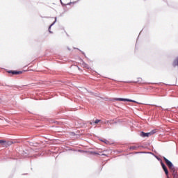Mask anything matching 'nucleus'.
I'll list each match as a JSON object with an SVG mask.
<instances>
[{
	"instance_id": "nucleus-15",
	"label": "nucleus",
	"mask_w": 178,
	"mask_h": 178,
	"mask_svg": "<svg viewBox=\"0 0 178 178\" xmlns=\"http://www.w3.org/2000/svg\"><path fill=\"white\" fill-rule=\"evenodd\" d=\"M51 26H52V24L50 26L49 29H51Z\"/></svg>"
},
{
	"instance_id": "nucleus-7",
	"label": "nucleus",
	"mask_w": 178,
	"mask_h": 178,
	"mask_svg": "<svg viewBox=\"0 0 178 178\" xmlns=\"http://www.w3.org/2000/svg\"><path fill=\"white\" fill-rule=\"evenodd\" d=\"M81 66H82V67H83V69H90V66H88V65H87V64H86L84 63H83L81 64Z\"/></svg>"
},
{
	"instance_id": "nucleus-13",
	"label": "nucleus",
	"mask_w": 178,
	"mask_h": 178,
	"mask_svg": "<svg viewBox=\"0 0 178 178\" xmlns=\"http://www.w3.org/2000/svg\"><path fill=\"white\" fill-rule=\"evenodd\" d=\"M167 178H169V174L168 175Z\"/></svg>"
},
{
	"instance_id": "nucleus-10",
	"label": "nucleus",
	"mask_w": 178,
	"mask_h": 178,
	"mask_svg": "<svg viewBox=\"0 0 178 178\" xmlns=\"http://www.w3.org/2000/svg\"><path fill=\"white\" fill-rule=\"evenodd\" d=\"M101 122V120H96L95 121V124H97V123H99Z\"/></svg>"
},
{
	"instance_id": "nucleus-5",
	"label": "nucleus",
	"mask_w": 178,
	"mask_h": 178,
	"mask_svg": "<svg viewBox=\"0 0 178 178\" xmlns=\"http://www.w3.org/2000/svg\"><path fill=\"white\" fill-rule=\"evenodd\" d=\"M0 144L3 145V147H9V145H12V142L0 140Z\"/></svg>"
},
{
	"instance_id": "nucleus-14",
	"label": "nucleus",
	"mask_w": 178,
	"mask_h": 178,
	"mask_svg": "<svg viewBox=\"0 0 178 178\" xmlns=\"http://www.w3.org/2000/svg\"><path fill=\"white\" fill-rule=\"evenodd\" d=\"M51 26H52V24L50 26L49 29H51Z\"/></svg>"
},
{
	"instance_id": "nucleus-6",
	"label": "nucleus",
	"mask_w": 178,
	"mask_h": 178,
	"mask_svg": "<svg viewBox=\"0 0 178 178\" xmlns=\"http://www.w3.org/2000/svg\"><path fill=\"white\" fill-rule=\"evenodd\" d=\"M8 73H11V74H22V73H23V72L22 71H8Z\"/></svg>"
},
{
	"instance_id": "nucleus-4",
	"label": "nucleus",
	"mask_w": 178,
	"mask_h": 178,
	"mask_svg": "<svg viewBox=\"0 0 178 178\" xmlns=\"http://www.w3.org/2000/svg\"><path fill=\"white\" fill-rule=\"evenodd\" d=\"M115 101H123L124 102H134L135 104L137 102L134 100L129 99H124V98H116L115 99Z\"/></svg>"
},
{
	"instance_id": "nucleus-9",
	"label": "nucleus",
	"mask_w": 178,
	"mask_h": 178,
	"mask_svg": "<svg viewBox=\"0 0 178 178\" xmlns=\"http://www.w3.org/2000/svg\"><path fill=\"white\" fill-rule=\"evenodd\" d=\"M161 164L162 168H163V170L167 168H166V165H165V164H164L163 162H161Z\"/></svg>"
},
{
	"instance_id": "nucleus-8",
	"label": "nucleus",
	"mask_w": 178,
	"mask_h": 178,
	"mask_svg": "<svg viewBox=\"0 0 178 178\" xmlns=\"http://www.w3.org/2000/svg\"><path fill=\"white\" fill-rule=\"evenodd\" d=\"M164 172L166 176H168L169 175V171L168 170V168H164Z\"/></svg>"
},
{
	"instance_id": "nucleus-18",
	"label": "nucleus",
	"mask_w": 178,
	"mask_h": 178,
	"mask_svg": "<svg viewBox=\"0 0 178 178\" xmlns=\"http://www.w3.org/2000/svg\"><path fill=\"white\" fill-rule=\"evenodd\" d=\"M105 143H106V144H107L108 141H106Z\"/></svg>"
},
{
	"instance_id": "nucleus-12",
	"label": "nucleus",
	"mask_w": 178,
	"mask_h": 178,
	"mask_svg": "<svg viewBox=\"0 0 178 178\" xmlns=\"http://www.w3.org/2000/svg\"><path fill=\"white\" fill-rule=\"evenodd\" d=\"M131 149H136V147H131Z\"/></svg>"
},
{
	"instance_id": "nucleus-1",
	"label": "nucleus",
	"mask_w": 178,
	"mask_h": 178,
	"mask_svg": "<svg viewBox=\"0 0 178 178\" xmlns=\"http://www.w3.org/2000/svg\"><path fill=\"white\" fill-rule=\"evenodd\" d=\"M163 159H164L167 166H168L169 169L170 170V172H171L173 177L178 178L177 172H176V169L175 168L173 163H172V162H170V161H169L165 157H163Z\"/></svg>"
},
{
	"instance_id": "nucleus-2",
	"label": "nucleus",
	"mask_w": 178,
	"mask_h": 178,
	"mask_svg": "<svg viewBox=\"0 0 178 178\" xmlns=\"http://www.w3.org/2000/svg\"><path fill=\"white\" fill-rule=\"evenodd\" d=\"M156 133V130H152L150 132L145 133L143 131L141 132V136L142 137H149L150 136H152L153 134H155Z\"/></svg>"
},
{
	"instance_id": "nucleus-3",
	"label": "nucleus",
	"mask_w": 178,
	"mask_h": 178,
	"mask_svg": "<svg viewBox=\"0 0 178 178\" xmlns=\"http://www.w3.org/2000/svg\"><path fill=\"white\" fill-rule=\"evenodd\" d=\"M103 123L104 124H116V123H119V120L118 119L109 120Z\"/></svg>"
},
{
	"instance_id": "nucleus-16",
	"label": "nucleus",
	"mask_w": 178,
	"mask_h": 178,
	"mask_svg": "<svg viewBox=\"0 0 178 178\" xmlns=\"http://www.w3.org/2000/svg\"><path fill=\"white\" fill-rule=\"evenodd\" d=\"M51 26H52V24L50 26L49 29H51Z\"/></svg>"
},
{
	"instance_id": "nucleus-11",
	"label": "nucleus",
	"mask_w": 178,
	"mask_h": 178,
	"mask_svg": "<svg viewBox=\"0 0 178 178\" xmlns=\"http://www.w3.org/2000/svg\"><path fill=\"white\" fill-rule=\"evenodd\" d=\"M96 154H97L98 153H95ZM97 155H106L105 153H103V154H98Z\"/></svg>"
},
{
	"instance_id": "nucleus-17",
	"label": "nucleus",
	"mask_w": 178,
	"mask_h": 178,
	"mask_svg": "<svg viewBox=\"0 0 178 178\" xmlns=\"http://www.w3.org/2000/svg\"><path fill=\"white\" fill-rule=\"evenodd\" d=\"M105 143H106V144H107L108 141H106Z\"/></svg>"
}]
</instances>
